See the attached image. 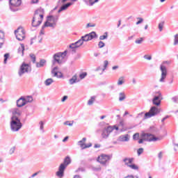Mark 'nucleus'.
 <instances>
[{
  "mask_svg": "<svg viewBox=\"0 0 178 178\" xmlns=\"http://www.w3.org/2000/svg\"><path fill=\"white\" fill-rule=\"evenodd\" d=\"M86 141H87V138H83L81 140L78 142V145L81 147V149H86V148H90V147H92V144L91 143L86 145Z\"/></svg>",
  "mask_w": 178,
  "mask_h": 178,
  "instance_id": "obj_17",
  "label": "nucleus"
},
{
  "mask_svg": "<svg viewBox=\"0 0 178 178\" xmlns=\"http://www.w3.org/2000/svg\"><path fill=\"white\" fill-rule=\"evenodd\" d=\"M8 58H9V54H6L4 55V63H6V60H8Z\"/></svg>",
  "mask_w": 178,
  "mask_h": 178,
  "instance_id": "obj_52",
  "label": "nucleus"
},
{
  "mask_svg": "<svg viewBox=\"0 0 178 178\" xmlns=\"http://www.w3.org/2000/svg\"><path fill=\"white\" fill-rule=\"evenodd\" d=\"M89 6H93L95 3L99 2V0H89Z\"/></svg>",
  "mask_w": 178,
  "mask_h": 178,
  "instance_id": "obj_39",
  "label": "nucleus"
},
{
  "mask_svg": "<svg viewBox=\"0 0 178 178\" xmlns=\"http://www.w3.org/2000/svg\"><path fill=\"white\" fill-rule=\"evenodd\" d=\"M119 126H121V127H123V126H124V122L120 121Z\"/></svg>",
  "mask_w": 178,
  "mask_h": 178,
  "instance_id": "obj_62",
  "label": "nucleus"
},
{
  "mask_svg": "<svg viewBox=\"0 0 178 178\" xmlns=\"http://www.w3.org/2000/svg\"><path fill=\"white\" fill-rule=\"evenodd\" d=\"M165 65H170V61H163L160 65V70L161 72V79H159L160 83H165V79L168 76V69Z\"/></svg>",
  "mask_w": 178,
  "mask_h": 178,
  "instance_id": "obj_5",
  "label": "nucleus"
},
{
  "mask_svg": "<svg viewBox=\"0 0 178 178\" xmlns=\"http://www.w3.org/2000/svg\"><path fill=\"white\" fill-rule=\"evenodd\" d=\"M18 54L23 56L24 55V44H21V47L18 49Z\"/></svg>",
  "mask_w": 178,
  "mask_h": 178,
  "instance_id": "obj_30",
  "label": "nucleus"
},
{
  "mask_svg": "<svg viewBox=\"0 0 178 178\" xmlns=\"http://www.w3.org/2000/svg\"><path fill=\"white\" fill-rule=\"evenodd\" d=\"M81 38L82 39V40L83 41V42H88V41H90V38H89V36H88V34H86V35H83V36H81Z\"/></svg>",
  "mask_w": 178,
  "mask_h": 178,
  "instance_id": "obj_34",
  "label": "nucleus"
},
{
  "mask_svg": "<svg viewBox=\"0 0 178 178\" xmlns=\"http://www.w3.org/2000/svg\"><path fill=\"white\" fill-rule=\"evenodd\" d=\"M139 137H140V134L136 133V134H134L133 139L134 140H138Z\"/></svg>",
  "mask_w": 178,
  "mask_h": 178,
  "instance_id": "obj_49",
  "label": "nucleus"
},
{
  "mask_svg": "<svg viewBox=\"0 0 178 178\" xmlns=\"http://www.w3.org/2000/svg\"><path fill=\"white\" fill-rule=\"evenodd\" d=\"M24 105H26V101L24 100V97H22L18 100H17V108H22L24 106Z\"/></svg>",
  "mask_w": 178,
  "mask_h": 178,
  "instance_id": "obj_21",
  "label": "nucleus"
},
{
  "mask_svg": "<svg viewBox=\"0 0 178 178\" xmlns=\"http://www.w3.org/2000/svg\"><path fill=\"white\" fill-rule=\"evenodd\" d=\"M122 84H124V76H120L117 82L118 86H122Z\"/></svg>",
  "mask_w": 178,
  "mask_h": 178,
  "instance_id": "obj_31",
  "label": "nucleus"
},
{
  "mask_svg": "<svg viewBox=\"0 0 178 178\" xmlns=\"http://www.w3.org/2000/svg\"><path fill=\"white\" fill-rule=\"evenodd\" d=\"M169 118V115H167L165 116V118H163L162 120H161V122L163 123V122H165L166 120V119H168Z\"/></svg>",
  "mask_w": 178,
  "mask_h": 178,
  "instance_id": "obj_58",
  "label": "nucleus"
},
{
  "mask_svg": "<svg viewBox=\"0 0 178 178\" xmlns=\"http://www.w3.org/2000/svg\"><path fill=\"white\" fill-rule=\"evenodd\" d=\"M29 72H31V67H30L29 64L23 63L18 71V74L19 77H22L23 74H24L25 73H29Z\"/></svg>",
  "mask_w": 178,
  "mask_h": 178,
  "instance_id": "obj_9",
  "label": "nucleus"
},
{
  "mask_svg": "<svg viewBox=\"0 0 178 178\" xmlns=\"http://www.w3.org/2000/svg\"><path fill=\"white\" fill-rule=\"evenodd\" d=\"M58 67H55L51 70V74L53 75V77H57V79H62L63 77V74L62 72H58Z\"/></svg>",
  "mask_w": 178,
  "mask_h": 178,
  "instance_id": "obj_18",
  "label": "nucleus"
},
{
  "mask_svg": "<svg viewBox=\"0 0 178 178\" xmlns=\"http://www.w3.org/2000/svg\"><path fill=\"white\" fill-rule=\"evenodd\" d=\"M84 44L83 40H82L81 38L78 41H76L74 43H72L70 45V48L72 49V52H76L77 50V48H79V47H81Z\"/></svg>",
  "mask_w": 178,
  "mask_h": 178,
  "instance_id": "obj_13",
  "label": "nucleus"
},
{
  "mask_svg": "<svg viewBox=\"0 0 178 178\" xmlns=\"http://www.w3.org/2000/svg\"><path fill=\"white\" fill-rule=\"evenodd\" d=\"M178 44V33L175 35L174 45H177Z\"/></svg>",
  "mask_w": 178,
  "mask_h": 178,
  "instance_id": "obj_43",
  "label": "nucleus"
},
{
  "mask_svg": "<svg viewBox=\"0 0 178 178\" xmlns=\"http://www.w3.org/2000/svg\"><path fill=\"white\" fill-rule=\"evenodd\" d=\"M142 137H143L144 141H159V138L155 137L154 135H151L149 134H142Z\"/></svg>",
  "mask_w": 178,
  "mask_h": 178,
  "instance_id": "obj_12",
  "label": "nucleus"
},
{
  "mask_svg": "<svg viewBox=\"0 0 178 178\" xmlns=\"http://www.w3.org/2000/svg\"><path fill=\"white\" fill-rule=\"evenodd\" d=\"M171 99L175 104H178V96H174Z\"/></svg>",
  "mask_w": 178,
  "mask_h": 178,
  "instance_id": "obj_42",
  "label": "nucleus"
},
{
  "mask_svg": "<svg viewBox=\"0 0 178 178\" xmlns=\"http://www.w3.org/2000/svg\"><path fill=\"white\" fill-rule=\"evenodd\" d=\"M72 162V160L70 159V157L67 156L64 159L63 163H61L58 168V171L56 172V175L58 176V177H63L64 173H65V169L67 168L68 165H70Z\"/></svg>",
  "mask_w": 178,
  "mask_h": 178,
  "instance_id": "obj_3",
  "label": "nucleus"
},
{
  "mask_svg": "<svg viewBox=\"0 0 178 178\" xmlns=\"http://www.w3.org/2000/svg\"><path fill=\"white\" fill-rule=\"evenodd\" d=\"M58 20H59V16L58 15L47 16V22L44 23V26H42V29H45V27H52V29H55Z\"/></svg>",
  "mask_w": 178,
  "mask_h": 178,
  "instance_id": "obj_2",
  "label": "nucleus"
},
{
  "mask_svg": "<svg viewBox=\"0 0 178 178\" xmlns=\"http://www.w3.org/2000/svg\"><path fill=\"white\" fill-rule=\"evenodd\" d=\"M108 38V32H105L104 35L99 36V40L101 41L106 40Z\"/></svg>",
  "mask_w": 178,
  "mask_h": 178,
  "instance_id": "obj_36",
  "label": "nucleus"
},
{
  "mask_svg": "<svg viewBox=\"0 0 178 178\" xmlns=\"http://www.w3.org/2000/svg\"><path fill=\"white\" fill-rule=\"evenodd\" d=\"M97 96L90 97V99L88 101V105H89V106H91V105H92L95 102Z\"/></svg>",
  "mask_w": 178,
  "mask_h": 178,
  "instance_id": "obj_29",
  "label": "nucleus"
},
{
  "mask_svg": "<svg viewBox=\"0 0 178 178\" xmlns=\"http://www.w3.org/2000/svg\"><path fill=\"white\" fill-rule=\"evenodd\" d=\"M132 83L133 84H137V81L136 80L135 78L132 79Z\"/></svg>",
  "mask_w": 178,
  "mask_h": 178,
  "instance_id": "obj_63",
  "label": "nucleus"
},
{
  "mask_svg": "<svg viewBox=\"0 0 178 178\" xmlns=\"http://www.w3.org/2000/svg\"><path fill=\"white\" fill-rule=\"evenodd\" d=\"M112 128H113V130H117V131L119 130V127H118L116 125L113 126Z\"/></svg>",
  "mask_w": 178,
  "mask_h": 178,
  "instance_id": "obj_57",
  "label": "nucleus"
},
{
  "mask_svg": "<svg viewBox=\"0 0 178 178\" xmlns=\"http://www.w3.org/2000/svg\"><path fill=\"white\" fill-rule=\"evenodd\" d=\"M124 99H126V93L124 92H120L118 94V101L122 102Z\"/></svg>",
  "mask_w": 178,
  "mask_h": 178,
  "instance_id": "obj_25",
  "label": "nucleus"
},
{
  "mask_svg": "<svg viewBox=\"0 0 178 178\" xmlns=\"http://www.w3.org/2000/svg\"><path fill=\"white\" fill-rule=\"evenodd\" d=\"M63 124H65V126H70V127H72V126H73V121H66L63 123Z\"/></svg>",
  "mask_w": 178,
  "mask_h": 178,
  "instance_id": "obj_41",
  "label": "nucleus"
},
{
  "mask_svg": "<svg viewBox=\"0 0 178 178\" xmlns=\"http://www.w3.org/2000/svg\"><path fill=\"white\" fill-rule=\"evenodd\" d=\"M87 77V72H81L79 74V79L83 80Z\"/></svg>",
  "mask_w": 178,
  "mask_h": 178,
  "instance_id": "obj_37",
  "label": "nucleus"
},
{
  "mask_svg": "<svg viewBox=\"0 0 178 178\" xmlns=\"http://www.w3.org/2000/svg\"><path fill=\"white\" fill-rule=\"evenodd\" d=\"M113 131V128H112V126H108L106 128H104L102 133V138H104L106 140L108 137H109V135Z\"/></svg>",
  "mask_w": 178,
  "mask_h": 178,
  "instance_id": "obj_11",
  "label": "nucleus"
},
{
  "mask_svg": "<svg viewBox=\"0 0 178 178\" xmlns=\"http://www.w3.org/2000/svg\"><path fill=\"white\" fill-rule=\"evenodd\" d=\"M111 159L112 156L108 154H101L97 158V161L99 162V163L104 165V166H106V163H108Z\"/></svg>",
  "mask_w": 178,
  "mask_h": 178,
  "instance_id": "obj_10",
  "label": "nucleus"
},
{
  "mask_svg": "<svg viewBox=\"0 0 178 178\" xmlns=\"http://www.w3.org/2000/svg\"><path fill=\"white\" fill-rule=\"evenodd\" d=\"M45 63H47V60L42 59L39 63H36V67H44Z\"/></svg>",
  "mask_w": 178,
  "mask_h": 178,
  "instance_id": "obj_27",
  "label": "nucleus"
},
{
  "mask_svg": "<svg viewBox=\"0 0 178 178\" xmlns=\"http://www.w3.org/2000/svg\"><path fill=\"white\" fill-rule=\"evenodd\" d=\"M5 42V33L3 31H0V48H2V45Z\"/></svg>",
  "mask_w": 178,
  "mask_h": 178,
  "instance_id": "obj_24",
  "label": "nucleus"
},
{
  "mask_svg": "<svg viewBox=\"0 0 178 178\" xmlns=\"http://www.w3.org/2000/svg\"><path fill=\"white\" fill-rule=\"evenodd\" d=\"M15 34L18 41H23V40L26 38V31L22 26L18 27V29L15 31Z\"/></svg>",
  "mask_w": 178,
  "mask_h": 178,
  "instance_id": "obj_7",
  "label": "nucleus"
},
{
  "mask_svg": "<svg viewBox=\"0 0 178 178\" xmlns=\"http://www.w3.org/2000/svg\"><path fill=\"white\" fill-rule=\"evenodd\" d=\"M107 66H108V60H105L104 61V68L102 70V72H104V70H105V69H106Z\"/></svg>",
  "mask_w": 178,
  "mask_h": 178,
  "instance_id": "obj_55",
  "label": "nucleus"
},
{
  "mask_svg": "<svg viewBox=\"0 0 178 178\" xmlns=\"http://www.w3.org/2000/svg\"><path fill=\"white\" fill-rule=\"evenodd\" d=\"M124 178H138L136 176H134V175H128L127 177H125Z\"/></svg>",
  "mask_w": 178,
  "mask_h": 178,
  "instance_id": "obj_56",
  "label": "nucleus"
},
{
  "mask_svg": "<svg viewBox=\"0 0 178 178\" xmlns=\"http://www.w3.org/2000/svg\"><path fill=\"white\" fill-rule=\"evenodd\" d=\"M130 140V136L129 134L121 135L119 136L118 141H120L121 143H126Z\"/></svg>",
  "mask_w": 178,
  "mask_h": 178,
  "instance_id": "obj_20",
  "label": "nucleus"
},
{
  "mask_svg": "<svg viewBox=\"0 0 178 178\" xmlns=\"http://www.w3.org/2000/svg\"><path fill=\"white\" fill-rule=\"evenodd\" d=\"M159 113H161V108L154 106L150 108L149 112L145 114V119H149V118H152V116H156Z\"/></svg>",
  "mask_w": 178,
  "mask_h": 178,
  "instance_id": "obj_8",
  "label": "nucleus"
},
{
  "mask_svg": "<svg viewBox=\"0 0 178 178\" xmlns=\"http://www.w3.org/2000/svg\"><path fill=\"white\" fill-rule=\"evenodd\" d=\"M10 112L12 113L11 118H19L23 113V111L17 107L11 108Z\"/></svg>",
  "mask_w": 178,
  "mask_h": 178,
  "instance_id": "obj_15",
  "label": "nucleus"
},
{
  "mask_svg": "<svg viewBox=\"0 0 178 178\" xmlns=\"http://www.w3.org/2000/svg\"><path fill=\"white\" fill-rule=\"evenodd\" d=\"M71 2L67 3L65 4H63L60 9L58 10V13H60L61 12H63V10H67L72 5H73V2H77L79 0H70Z\"/></svg>",
  "mask_w": 178,
  "mask_h": 178,
  "instance_id": "obj_16",
  "label": "nucleus"
},
{
  "mask_svg": "<svg viewBox=\"0 0 178 178\" xmlns=\"http://www.w3.org/2000/svg\"><path fill=\"white\" fill-rule=\"evenodd\" d=\"M98 47L99 48H104V47H105V43H104L102 41H100L98 43Z\"/></svg>",
  "mask_w": 178,
  "mask_h": 178,
  "instance_id": "obj_48",
  "label": "nucleus"
},
{
  "mask_svg": "<svg viewBox=\"0 0 178 178\" xmlns=\"http://www.w3.org/2000/svg\"><path fill=\"white\" fill-rule=\"evenodd\" d=\"M163 156V152H160L158 154L159 159H162V157Z\"/></svg>",
  "mask_w": 178,
  "mask_h": 178,
  "instance_id": "obj_53",
  "label": "nucleus"
},
{
  "mask_svg": "<svg viewBox=\"0 0 178 178\" xmlns=\"http://www.w3.org/2000/svg\"><path fill=\"white\" fill-rule=\"evenodd\" d=\"M15 151H16V147L13 146L9 149L8 154L10 155H13V154H15Z\"/></svg>",
  "mask_w": 178,
  "mask_h": 178,
  "instance_id": "obj_38",
  "label": "nucleus"
},
{
  "mask_svg": "<svg viewBox=\"0 0 178 178\" xmlns=\"http://www.w3.org/2000/svg\"><path fill=\"white\" fill-rule=\"evenodd\" d=\"M66 99H67V96H64L62 99H61V102H65V101H66Z\"/></svg>",
  "mask_w": 178,
  "mask_h": 178,
  "instance_id": "obj_59",
  "label": "nucleus"
},
{
  "mask_svg": "<svg viewBox=\"0 0 178 178\" xmlns=\"http://www.w3.org/2000/svg\"><path fill=\"white\" fill-rule=\"evenodd\" d=\"M30 56H31L33 63H35V60H36L35 55L30 54Z\"/></svg>",
  "mask_w": 178,
  "mask_h": 178,
  "instance_id": "obj_47",
  "label": "nucleus"
},
{
  "mask_svg": "<svg viewBox=\"0 0 178 178\" xmlns=\"http://www.w3.org/2000/svg\"><path fill=\"white\" fill-rule=\"evenodd\" d=\"M67 54V51H65L64 52H59L54 55V61L53 64L55 65V63H58V65H60L65 59V56Z\"/></svg>",
  "mask_w": 178,
  "mask_h": 178,
  "instance_id": "obj_6",
  "label": "nucleus"
},
{
  "mask_svg": "<svg viewBox=\"0 0 178 178\" xmlns=\"http://www.w3.org/2000/svg\"><path fill=\"white\" fill-rule=\"evenodd\" d=\"M143 41H144V39L143 38H140L139 39L136 40L135 42L136 44H143Z\"/></svg>",
  "mask_w": 178,
  "mask_h": 178,
  "instance_id": "obj_44",
  "label": "nucleus"
},
{
  "mask_svg": "<svg viewBox=\"0 0 178 178\" xmlns=\"http://www.w3.org/2000/svg\"><path fill=\"white\" fill-rule=\"evenodd\" d=\"M109 90H115V86L111 85L108 86Z\"/></svg>",
  "mask_w": 178,
  "mask_h": 178,
  "instance_id": "obj_60",
  "label": "nucleus"
},
{
  "mask_svg": "<svg viewBox=\"0 0 178 178\" xmlns=\"http://www.w3.org/2000/svg\"><path fill=\"white\" fill-rule=\"evenodd\" d=\"M44 123L42 121L39 122V128L41 133H45V130L44 129Z\"/></svg>",
  "mask_w": 178,
  "mask_h": 178,
  "instance_id": "obj_32",
  "label": "nucleus"
},
{
  "mask_svg": "<svg viewBox=\"0 0 178 178\" xmlns=\"http://www.w3.org/2000/svg\"><path fill=\"white\" fill-rule=\"evenodd\" d=\"M24 99L25 100V104L27 105V104H30L34 101V99L33 98V96H26L24 97Z\"/></svg>",
  "mask_w": 178,
  "mask_h": 178,
  "instance_id": "obj_26",
  "label": "nucleus"
},
{
  "mask_svg": "<svg viewBox=\"0 0 178 178\" xmlns=\"http://www.w3.org/2000/svg\"><path fill=\"white\" fill-rule=\"evenodd\" d=\"M138 152V155H140L141 154H143V152H144V149L143 148H139L137 151Z\"/></svg>",
  "mask_w": 178,
  "mask_h": 178,
  "instance_id": "obj_51",
  "label": "nucleus"
},
{
  "mask_svg": "<svg viewBox=\"0 0 178 178\" xmlns=\"http://www.w3.org/2000/svg\"><path fill=\"white\" fill-rule=\"evenodd\" d=\"M9 2L10 9H12V8L20 6V5H22V0H10Z\"/></svg>",
  "mask_w": 178,
  "mask_h": 178,
  "instance_id": "obj_19",
  "label": "nucleus"
},
{
  "mask_svg": "<svg viewBox=\"0 0 178 178\" xmlns=\"http://www.w3.org/2000/svg\"><path fill=\"white\" fill-rule=\"evenodd\" d=\"M52 83H54V79L49 78L47 79L45 81H44V84L45 86H51L52 84Z\"/></svg>",
  "mask_w": 178,
  "mask_h": 178,
  "instance_id": "obj_33",
  "label": "nucleus"
},
{
  "mask_svg": "<svg viewBox=\"0 0 178 178\" xmlns=\"http://www.w3.org/2000/svg\"><path fill=\"white\" fill-rule=\"evenodd\" d=\"M89 37V40L91 41V40H94V38H98V35H97V33L95 31H92L88 34Z\"/></svg>",
  "mask_w": 178,
  "mask_h": 178,
  "instance_id": "obj_28",
  "label": "nucleus"
},
{
  "mask_svg": "<svg viewBox=\"0 0 178 178\" xmlns=\"http://www.w3.org/2000/svg\"><path fill=\"white\" fill-rule=\"evenodd\" d=\"M134 161V158L126 157L122 160V162H124V165L126 166H128L129 168V166H130L133 163Z\"/></svg>",
  "mask_w": 178,
  "mask_h": 178,
  "instance_id": "obj_22",
  "label": "nucleus"
},
{
  "mask_svg": "<svg viewBox=\"0 0 178 178\" xmlns=\"http://www.w3.org/2000/svg\"><path fill=\"white\" fill-rule=\"evenodd\" d=\"M31 3H38V0H32Z\"/></svg>",
  "mask_w": 178,
  "mask_h": 178,
  "instance_id": "obj_64",
  "label": "nucleus"
},
{
  "mask_svg": "<svg viewBox=\"0 0 178 178\" xmlns=\"http://www.w3.org/2000/svg\"><path fill=\"white\" fill-rule=\"evenodd\" d=\"M79 81H80V80L77 79V74H74L72 79H70L69 80V83L71 86H73V84H76V83H79Z\"/></svg>",
  "mask_w": 178,
  "mask_h": 178,
  "instance_id": "obj_23",
  "label": "nucleus"
},
{
  "mask_svg": "<svg viewBox=\"0 0 178 178\" xmlns=\"http://www.w3.org/2000/svg\"><path fill=\"white\" fill-rule=\"evenodd\" d=\"M96 24L95 23H88L86 24V29L90 27H95Z\"/></svg>",
  "mask_w": 178,
  "mask_h": 178,
  "instance_id": "obj_46",
  "label": "nucleus"
},
{
  "mask_svg": "<svg viewBox=\"0 0 178 178\" xmlns=\"http://www.w3.org/2000/svg\"><path fill=\"white\" fill-rule=\"evenodd\" d=\"M165 24V22H162L159 24V31H162L163 30V25Z\"/></svg>",
  "mask_w": 178,
  "mask_h": 178,
  "instance_id": "obj_40",
  "label": "nucleus"
},
{
  "mask_svg": "<svg viewBox=\"0 0 178 178\" xmlns=\"http://www.w3.org/2000/svg\"><path fill=\"white\" fill-rule=\"evenodd\" d=\"M23 127V124L19 118H10V129L13 133L19 131Z\"/></svg>",
  "mask_w": 178,
  "mask_h": 178,
  "instance_id": "obj_1",
  "label": "nucleus"
},
{
  "mask_svg": "<svg viewBox=\"0 0 178 178\" xmlns=\"http://www.w3.org/2000/svg\"><path fill=\"white\" fill-rule=\"evenodd\" d=\"M67 140H69V136H66L65 138H64V139L63 140V143H66Z\"/></svg>",
  "mask_w": 178,
  "mask_h": 178,
  "instance_id": "obj_61",
  "label": "nucleus"
},
{
  "mask_svg": "<svg viewBox=\"0 0 178 178\" xmlns=\"http://www.w3.org/2000/svg\"><path fill=\"white\" fill-rule=\"evenodd\" d=\"M143 58L144 59H146V60H151L152 59V56L149 55H145Z\"/></svg>",
  "mask_w": 178,
  "mask_h": 178,
  "instance_id": "obj_50",
  "label": "nucleus"
},
{
  "mask_svg": "<svg viewBox=\"0 0 178 178\" xmlns=\"http://www.w3.org/2000/svg\"><path fill=\"white\" fill-rule=\"evenodd\" d=\"M128 168H130V169H133V170H138V165L133 163Z\"/></svg>",
  "mask_w": 178,
  "mask_h": 178,
  "instance_id": "obj_35",
  "label": "nucleus"
},
{
  "mask_svg": "<svg viewBox=\"0 0 178 178\" xmlns=\"http://www.w3.org/2000/svg\"><path fill=\"white\" fill-rule=\"evenodd\" d=\"M163 99V97H162V93L159 92L158 95L154 96V97L153 98L152 104L153 105H156V106H159Z\"/></svg>",
  "mask_w": 178,
  "mask_h": 178,
  "instance_id": "obj_14",
  "label": "nucleus"
},
{
  "mask_svg": "<svg viewBox=\"0 0 178 178\" xmlns=\"http://www.w3.org/2000/svg\"><path fill=\"white\" fill-rule=\"evenodd\" d=\"M137 19L138 21L136 22V25L141 24L144 22V19L142 17H138Z\"/></svg>",
  "mask_w": 178,
  "mask_h": 178,
  "instance_id": "obj_45",
  "label": "nucleus"
},
{
  "mask_svg": "<svg viewBox=\"0 0 178 178\" xmlns=\"http://www.w3.org/2000/svg\"><path fill=\"white\" fill-rule=\"evenodd\" d=\"M67 2V0H58V3L60 5H63V3H66Z\"/></svg>",
  "mask_w": 178,
  "mask_h": 178,
  "instance_id": "obj_54",
  "label": "nucleus"
},
{
  "mask_svg": "<svg viewBox=\"0 0 178 178\" xmlns=\"http://www.w3.org/2000/svg\"><path fill=\"white\" fill-rule=\"evenodd\" d=\"M44 19V15L42 14H40V10H37L35 12L33 20H32V26L33 27H38L41 23H42V19Z\"/></svg>",
  "mask_w": 178,
  "mask_h": 178,
  "instance_id": "obj_4",
  "label": "nucleus"
}]
</instances>
